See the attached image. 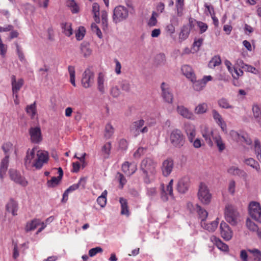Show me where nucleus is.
<instances>
[{
    "label": "nucleus",
    "mask_w": 261,
    "mask_h": 261,
    "mask_svg": "<svg viewBox=\"0 0 261 261\" xmlns=\"http://www.w3.org/2000/svg\"><path fill=\"white\" fill-rule=\"evenodd\" d=\"M119 202L121 205V215H125L127 217H129L130 212L127 200L123 197H121L119 198Z\"/></svg>",
    "instance_id": "26"
},
{
    "label": "nucleus",
    "mask_w": 261,
    "mask_h": 261,
    "mask_svg": "<svg viewBox=\"0 0 261 261\" xmlns=\"http://www.w3.org/2000/svg\"><path fill=\"white\" fill-rule=\"evenodd\" d=\"M196 210L198 215L199 219L201 220V221L206 220L208 216V213L207 211L198 204L196 205Z\"/></svg>",
    "instance_id": "38"
},
{
    "label": "nucleus",
    "mask_w": 261,
    "mask_h": 261,
    "mask_svg": "<svg viewBox=\"0 0 261 261\" xmlns=\"http://www.w3.org/2000/svg\"><path fill=\"white\" fill-rule=\"evenodd\" d=\"M6 210L8 212L11 213L13 216H16L18 211L17 202L12 199H10L6 205Z\"/></svg>",
    "instance_id": "27"
},
{
    "label": "nucleus",
    "mask_w": 261,
    "mask_h": 261,
    "mask_svg": "<svg viewBox=\"0 0 261 261\" xmlns=\"http://www.w3.org/2000/svg\"><path fill=\"white\" fill-rule=\"evenodd\" d=\"M35 148L28 149L24 159V165L28 170H32L34 168V160L36 158Z\"/></svg>",
    "instance_id": "11"
},
{
    "label": "nucleus",
    "mask_w": 261,
    "mask_h": 261,
    "mask_svg": "<svg viewBox=\"0 0 261 261\" xmlns=\"http://www.w3.org/2000/svg\"><path fill=\"white\" fill-rule=\"evenodd\" d=\"M122 171L127 175L130 176L137 170V165L135 164L129 163L128 162H124L121 167Z\"/></svg>",
    "instance_id": "23"
},
{
    "label": "nucleus",
    "mask_w": 261,
    "mask_h": 261,
    "mask_svg": "<svg viewBox=\"0 0 261 261\" xmlns=\"http://www.w3.org/2000/svg\"><path fill=\"white\" fill-rule=\"evenodd\" d=\"M86 182V180L84 178H81L79 182L77 184H73L70 186L67 189V192H69V193L73 192L78 188H79L80 187H82L83 189L85 188V185Z\"/></svg>",
    "instance_id": "36"
},
{
    "label": "nucleus",
    "mask_w": 261,
    "mask_h": 261,
    "mask_svg": "<svg viewBox=\"0 0 261 261\" xmlns=\"http://www.w3.org/2000/svg\"><path fill=\"white\" fill-rule=\"evenodd\" d=\"M48 160L49 155L47 151L42 150L37 151L34 160V168L36 170L41 169L44 164L47 163Z\"/></svg>",
    "instance_id": "5"
},
{
    "label": "nucleus",
    "mask_w": 261,
    "mask_h": 261,
    "mask_svg": "<svg viewBox=\"0 0 261 261\" xmlns=\"http://www.w3.org/2000/svg\"><path fill=\"white\" fill-rule=\"evenodd\" d=\"M10 175L11 179L15 182L23 187L27 186L28 181L26 180L24 177L21 175L19 172L14 170H10Z\"/></svg>",
    "instance_id": "16"
},
{
    "label": "nucleus",
    "mask_w": 261,
    "mask_h": 261,
    "mask_svg": "<svg viewBox=\"0 0 261 261\" xmlns=\"http://www.w3.org/2000/svg\"><path fill=\"white\" fill-rule=\"evenodd\" d=\"M170 141L172 146L179 148L185 144L184 136L180 130L173 129L170 135Z\"/></svg>",
    "instance_id": "4"
},
{
    "label": "nucleus",
    "mask_w": 261,
    "mask_h": 261,
    "mask_svg": "<svg viewBox=\"0 0 261 261\" xmlns=\"http://www.w3.org/2000/svg\"><path fill=\"white\" fill-rule=\"evenodd\" d=\"M221 237L225 240H230L232 237V231L225 222H222L220 226Z\"/></svg>",
    "instance_id": "15"
},
{
    "label": "nucleus",
    "mask_w": 261,
    "mask_h": 261,
    "mask_svg": "<svg viewBox=\"0 0 261 261\" xmlns=\"http://www.w3.org/2000/svg\"><path fill=\"white\" fill-rule=\"evenodd\" d=\"M174 167L173 161L171 158L164 160L161 165V171L163 176L167 177L172 172Z\"/></svg>",
    "instance_id": "14"
},
{
    "label": "nucleus",
    "mask_w": 261,
    "mask_h": 261,
    "mask_svg": "<svg viewBox=\"0 0 261 261\" xmlns=\"http://www.w3.org/2000/svg\"><path fill=\"white\" fill-rule=\"evenodd\" d=\"M26 111L28 114L33 117L36 114V103L34 102L33 104L28 106L26 108Z\"/></svg>",
    "instance_id": "51"
},
{
    "label": "nucleus",
    "mask_w": 261,
    "mask_h": 261,
    "mask_svg": "<svg viewBox=\"0 0 261 261\" xmlns=\"http://www.w3.org/2000/svg\"><path fill=\"white\" fill-rule=\"evenodd\" d=\"M29 134L33 143H38L41 141L42 136L39 127H31L29 129Z\"/></svg>",
    "instance_id": "18"
},
{
    "label": "nucleus",
    "mask_w": 261,
    "mask_h": 261,
    "mask_svg": "<svg viewBox=\"0 0 261 261\" xmlns=\"http://www.w3.org/2000/svg\"><path fill=\"white\" fill-rule=\"evenodd\" d=\"M128 147V143L125 139H121L119 141V148L122 150H126Z\"/></svg>",
    "instance_id": "63"
},
{
    "label": "nucleus",
    "mask_w": 261,
    "mask_h": 261,
    "mask_svg": "<svg viewBox=\"0 0 261 261\" xmlns=\"http://www.w3.org/2000/svg\"><path fill=\"white\" fill-rule=\"evenodd\" d=\"M208 110V106L205 102L199 103L194 109V113L197 115H202Z\"/></svg>",
    "instance_id": "34"
},
{
    "label": "nucleus",
    "mask_w": 261,
    "mask_h": 261,
    "mask_svg": "<svg viewBox=\"0 0 261 261\" xmlns=\"http://www.w3.org/2000/svg\"><path fill=\"white\" fill-rule=\"evenodd\" d=\"M230 135L232 138V139L237 142H241V139L244 138V136H243V133L239 134V133L234 130H231L230 132Z\"/></svg>",
    "instance_id": "53"
},
{
    "label": "nucleus",
    "mask_w": 261,
    "mask_h": 261,
    "mask_svg": "<svg viewBox=\"0 0 261 261\" xmlns=\"http://www.w3.org/2000/svg\"><path fill=\"white\" fill-rule=\"evenodd\" d=\"M192 82L194 89L197 91L201 90L205 86L202 80L196 81L195 79Z\"/></svg>",
    "instance_id": "48"
},
{
    "label": "nucleus",
    "mask_w": 261,
    "mask_h": 261,
    "mask_svg": "<svg viewBox=\"0 0 261 261\" xmlns=\"http://www.w3.org/2000/svg\"><path fill=\"white\" fill-rule=\"evenodd\" d=\"M248 252L250 253L249 258L251 261H261V251L258 249H248Z\"/></svg>",
    "instance_id": "30"
},
{
    "label": "nucleus",
    "mask_w": 261,
    "mask_h": 261,
    "mask_svg": "<svg viewBox=\"0 0 261 261\" xmlns=\"http://www.w3.org/2000/svg\"><path fill=\"white\" fill-rule=\"evenodd\" d=\"M252 112L254 118L256 121L261 125V110L257 105L252 107Z\"/></svg>",
    "instance_id": "41"
},
{
    "label": "nucleus",
    "mask_w": 261,
    "mask_h": 261,
    "mask_svg": "<svg viewBox=\"0 0 261 261\" xmlns=\"http://www.w3.org/2000/svg\"><path fill=\"white\" fill-rule=\"evenodd\" d=\"M156 13L155 12H153L152 13L151 17L149 19L147 24L149 27H152L155 26L157 23V19L155 17Z\"/></svg>",
    "instance_id": "57"
},
{
    "label": "nucleus",
    "mask_w": 261,
    "mask_h": 261,
    "mask_svg": "<svg viewBox=\"0 0 261 261\" xmlns=\"http://www.w3.org/2000/svg\"><path fill=\"white\" fill-rule=\"evenodd\" d=\"M190 185L189 177L185 176L180 178L177 185V190L180 193H185L189 189Z\"/></svg>",
    "instance_id": "19"
},
{
    "label": "nucleus",
    "mask_w": 261,
    "mask_h": 261,
    "mask_svg": "<svg viewBox=\"0 0 261 261\" xmlns=\"http://www.w3.org/2000/svg\"><path fill=\"white\" fill-rule=\"evenodd\" d=\"M218 105L222 109H229L233 108V107L229 103L228 99L225 98H221L219 99L218 100Z\"/></svg>",
    "instance_id": "43"
},
{
    "label": "nucleus",
    "mask_w": 261,
    "mask_h": 261,
    "mask_svg": "<svg viewBox=\"0 0 261 261\" xmlns=\"http://www.w3.org/2000/svg\"><path fill=\"white\" fill-rule=\"evenodd\" d=\"M101 17L103 26L107 27L108 25V13L106 11H101Z\"/></svg>",
    "instance_id": "61"
},
{
    "label": "nucleus",
    "mask_w": 261,
    "mask_h": 261,
    "mask_svg": "<svg viewBox=\"0 0 261 261\" xmlns=\"http://www.w3.org/2000/svg\"><path fill=\"white\" fill-rule=\"evenodd\" d=\"M81 53L85 58L90 56L92 53V49L89 46V43L83 42L80 46Z\"/></svg>",
    "instance_id": "35"
},
{
    "label": "nucleus",
    "mask_w": 261,
    "mask_h": 261,
    "mask_svg": "<svg viewBox=\"0 0 261 261\" xmlns=\"http://www.w3.org/2000/svg\"><path fill=\"white\" fill-rule=\"evenodd\" d=\"M227 172L232 175H237L243 177H245L246 176V173L244 171L236 166L230 167L227 169Z\"/></svg>",
    "instance_id": "32"
},
{
    "label": "nucleus",
    "mask_w": 261,
    "mask_h": 261,
    "mask_svg": "<svg viewBox=\"0 0 261 261\" xmlns=\"http://www.w3.org/2000/svg\"><path fill=\"white\" fill-rule=\"evenodd\" d=\"M94 74L90 69H86L82 75L81 83L85 88L92 86L94 83Z\"/></svg>",
    "instance_id": "10"
},
{
    "label": "nucleus",
    "mask_w": 261,
    "mask_h": 261,
    "mask_svg": "<svg viewBox=\"0 0 261 261\" xmlns=\"http://www.w3.org/2000/svg\"><path fill=\"white\" fill-rule=\"evenodd\" d=\"M213 139L217 144L219 151H222L223 150H224L225 148V144L224 143L221 137L220 136H215V137H213Z\"/></svg>",
    "instance_id": "47"
},
{
    "label": "nucleus",
    "mask_w": 261,
    "mask_h": 261,
    "mask_svg": "<svg viewBox=\"0 0 261 261\" xmlns=\"http://www.w3.org/2000/svg\"><path fill=\"white\" fill-rule=\"evenodd\" d=\"M212 114L215 122L221 127L223 132H226V124L223 120L221 115L215 109L212 110Z\"/></svg>",
    "instance_id": "20"
},
{
    "label": "nucleus",
    "mask_w": 261,
    "mask_h": 261,
    "mask_svg": "<svg viewBox=\"0 0 261 261\" xmlns=\"http://www.w3.org/2000/svg\"><path fill=\"white\" fill-rule=\"evenodd\" d=\"M162 90V97L164 101L169 103H172L173 99V95L171 92L169 86L166 83L163 82L161 85Z\"/></svg>",
    "instance_id": "12"
},
{
    "label": "nucleus",
    "mask_w": 261,
    "mask_h": 261,
    "mask_svg": "<svg viewBox=\"0 0 261 261\" xmlns=\"http://www.w3.org/2000/svg\"><path fill=\"white\" fill-rule=\"evenodd\" d=\"M86 30L84 27H80L78 30L75 32L76 39L80 41L83 39L85 35Z\"/></svg>",
    "instance_id": "52"
},
{
    "label": "nucleus",
    "mask_w": 261,
    "mask_h": 261,
    "mask_svg": "<svg viewBox=\"0 0 261 261\" xmlns=\"http://www.w3.org/2000/svg\"><path fill=\"white\" fill-rule=\"evenodd\" d=\"M191 30L188 27L184 25L180 29V32L179 34V39L182 41L185 40L189 36Z\"/></svg>",
    "instance_id": "37"
},
{
    "label": "nucleus",
    "mask_w": 261,
    "mask_h": 261,
    "mask_svg": "<svg viewBox=\"0 0 261 261\" xmlns=\"http://www.w3.org/2000/svg\"><path fill=\"white\" fill-rule=\"evenodd\" d=\"M116 179L119 182L120 188L122 189L127 182V180L124 176L121 173L117 172L116 175Z\"/></svg>",
    "instance_id": "49"
},
{
    "label": "nucleus",
    "mask_w": 261,
    "mask_h": 261,
    "mask_svg": "<svg viewBox=\"0 0 261 261\" xmlns=\"http://www.w3.org/2000/svg\"><path fill=\"white\" fill-rule=\"evenodd\" d=\"M40 223L41 221L39 219H34L30 221H28L25 227V231L28 232L34 230L38 225H40Z\"/></svg>",
    "instance_id": "29"
},
{
    "label": "nucleus",
    "mask_w": 261,
    "mask_h": 261,
    "mask_svg": "<svg viewBox=\"0 0 261 261\" xmlns=\"http://www.w3.org/2000/svg\"><path fill=\"white\" fill-rule=\"evenodd\" d=\"M177 113L184 118L191 120H194L195 119V116L194 114L188 108L185 107L183 106H177Z\"/></svg>",
    "instance_id": "22"
},
{
    "label": "nucleus",
    "mask_w": 261,
    "mask_h": 261,
    "mask_svg": "<svg viewBox=\"0 0 261 261\" xmlns=\"http://www.w3.org/2000/svg\"><path fill=\"white\" fill-rule=\"evenodd\" d=\"M91 29H92V31L94 33H95L97 35V36L99 38H102V33H101L100 30L99 29V28L98 27V26L96 24L92 23L91 24Z\"/></svg>",
    "instance_id": "62"
},
{
    "label": "nucleus",
    "mask_w": 261,
    "mask_h": 261,
    "mask_svg": "<svg viewBox=\"0 0 261 261\" xmlns=\"http://www.w3.org/2000/svg\"><path fill=\"white\" fill-rule=\"evenodd\" d=\"M146 151V148L142 147H139L134 153V157L139 158L142 155L144 154Z\"/></svg>",
    "instance_id": "59"
},
{
    "label": "nucleus",
    "mask_w": 261,
    "mask_h": 261,
    "mask_svg": "<svg viewBox=\"0 0 261 261\" xmlns=\"http://www.w3.org/2000/svg\"><path fill=\"white\" fill-rule=\"evenodd\" d=\"M210 240L220 250L223 251H228V246L223 243L219 238L213 236L211 237Z\"/></svg>",
    "instance_id": "28"
},
{
    "label": "nucleus",
    "mask_w": 261,
    "mask_h": 261,
    "mask_svg": "<svg viewBox=\"0 0 261 261\" xmlns=\"http://www.w3.org/2000/svg\"><path fill=\"white\" fill-rule=\"evenodd\" d=\"M114 129L111 123H109L106 125L105 129L104 137L107 139H110L113 135Z\"/></svg>",
    "instance_id": "42"
},
{
    "label": "nucleus",
    "mask_w": 261,
    "mask_h": 261,
    "mask_svg": "<svg viewBox=\"0 0 261 261\" xmlns=\"http://www.w3.org/2000/svg\"><path fill=\"white\" fill-rule=\"evenodd\" d=\"M184 1L185 0H176L175 6L176 12L177 16L179 17L182 16L184 14Z\"/></svg>",
    "instance_id": "40"
},
{
    "label": "nucleus",
    "mask_w": 261,
    "mask_h": 261,
    "mask_svg": "<svg viewBox=\"0 0 261 261\" xmlns=\"http://www.w3.org/2000/svg\"><path fill=\"white\" fill-rule=\"evenodd\" d=\"M61 180L58 177L54 176L50 180L47 181V186L48 187H55L59 184Z\"/></svg>",
    "instance_id": "54"
},
{
    "label": "nucleus",
    "mask_w": 261,
    "mask_h": 261,
    "mask_svg": "<svg viewBox=\"0 0 261 261\" xmlns=\"http://www.w3.org/2000/svg\"><path fill=\"white\" fill-rule=\"evenodd\" d=\"M225 218L229 224L236 225L238 222L239 214L233 206L227 204L225 208Z\"/></svg>",
    "instance_id": "3"
},
{
    "label": "nucleus",
    "mask_w": 261,
    "mask_h": 261,
    "mask_svg": "<svg viewBox=\"0 0 261 261\" xmlns=\"http://www.w3.org/2000/svg\"><path fill=\"white\" fill-rule=\"evenodd\" d=\"M105 75L102 73L100 72L97 77V89L102 93L105 92Z\"/></svg>",
    "instance_id": "31"
},
{
    "label": "nucleus",
    "mask_w": 261,
    "mask_h": 261,
    "mask_svg": "<svg viewBox=\"0 0 261 261\" xmlns=\"http://www.w3.org/2000/svg\"><path fill=\"white\" fill-rule=\"evenodd\" d=\"M181 71L183 74L191 82H193L195 79V75L193 72V69L191 66L187 65H184L181 67Z\"/></svg>",
    "instance_id": "25"
},
{
    "label": "nucleus",
    "mask_w": 261,
    "mask_h": 261,
    "mask_svg": "<svg viewBox=\"0 0 261 261\" xmlns=\"http://www.w3.org/2000/svg\"><path fill=\"white\" fill-rule=\"evenodd\" d=\"M243 74V71L241 69L238 68V67L236 66L233 67V70L232 74V76L234 79H237L240 76H242Z\"/></svg>",
    "instance_id": "56"
},
{
    "label": "nucleus",
    "mask_w": 261,
    "mask_h": 261,
    "mask_svg": "<svg viewBox=\"0 0 261 261\" xmlns=\"http://www.w3.org/2000/svg\"><path fill=\"white\" fill-rule=\"evenodd\" d=\"M11 79L13 96H15L17 98L18 97V93L24 84V80L20 78L17 81L14 75L11 76Z\"/></svg>",
    "instance_id": "13"
},
{
    "label": "nucleus",
    "mask_w": 261,
    "mask_h": 261,
    "mask_svg": "<svg viewBox=\"0 0 261 261\" xmlns=\"http://www.w3.org/2000/svg\"><path fill=\"white\" fill-rule=\"evenodd\" d=\"M173 180L171 179L168 183V185L167 186L166 189H165L164 185H162V192L161 194V197L162 199L164 201H166L168 199V195L170 196L171 197H173Z\"/></svg>",
    "instance_id": "17"
},
{
    "label": "nucleus",
    "mask_w": 261,
    "mask_h": 261,
    "mask_svg": "<svg viewBox=\"0 0 261 261\" xmlns=\"http://www.w3.org/2000/svg\"><path fill=\"white\" fill-rule=\"evenodd\" d=\"M103 251L102 249L100 247H96L95 248H92L89 251V255L90 257H93L96 255L98 253H101Z\"/></svg>",
    "instance_id": "58"
},
{
    "label": "nucleus",
    "mask_w": 261,
    "mask_h": 261,
    "mask_svg": "<svg viewBox=\"0 0 261 261\" xmlns=\"http://www.w3.org/2000/svg\"><path fill=\"white\" fill-rule=\"evenodd\" d=\"M68 6L70 7L71 12L73 13H77L79 8L75 1L71 0L68 2Z\"/></svg>",
    "instance_id": "55"
},
{
    "label": "nucleus",
    "mask_w": 261,
    "mask_h": 261,
    "mask_svg": "<svg viewBox=\"0 0 261 261\" xmlns=\"http://www.w3.org/2000/svg\"><path fill=\"white\" fill-rule=\"evenodd\" d=\"M221 63L220 57L219 56H214L208 63V67L213 68L216 66H219Z\"/></svg>",
    "instance_id": "46"
},
{
    "label": "nucleus",
    "mask_w": 261,
    "mask_h": 261,
    "mask_svg": "<svg viewBox=\"0 0 261 261\" xmlns=\"http://www.w3.org/2000/svg\"><path fill=\"white\" fill-rule=\"evenodd\" d=\"M245 163L251 167L253 169H255L257 171H259L260 170V166L257 162L254 160L252 158H249L246 159L244 161Z\"/></svg>",
    "instance_id": "44"
},
{
    "label": "nucleus",
    "mask_w": 261,
    "mask_h": 261,
    "mask_svg": "<svg viewBox=\"0 0 261 261\" xmlns=\"http://www.w3.org/2000/svg\"><path fill=\"white\" fill-rule=\"evenodd\" d=\"M128 16V11L124 6H118L113 11V19L115 23L125 20Z\"/></svg>",
    "instance_id": "6"
},
{
    "label": "nucleus",
    "mask_w": 261,
    "mask_h": 261,
    "mask_svg": "<svg viewBox=\"0 0 261 261\" xmlns=\"http://www.w3.org/2000/svg\"><path fill=\"white\" fill-rule=\"evenodd\" d=\"M92 12L94 14L95 21L96 22H99V6L96 3L93 4Z\"/></svg>",
    "instance_id": "45"
},
{
    "label": "nucleus",
    "mask_w": 261,
    "mask_h": 261,
    "mask_svg": "<svg viewBox=\"0 0 261 261\" xmlns=\"http://www.w3.org/2000/svg\"><path fill=\"white\" fill-rule=\"evenodd\" d=\"M61 27L62 32L67 36L70 37L73 34V30L71 28V23L70 22H64L61 23Z\"/></svg>",
    "instance_id": "33"
},
{
    "label": "nucleus",
    "mask_w": 261,
    "mask_h": 261,
    "mask_svg": "<svg viewBox=\"0 0 261 261\" xmlns=\"http://www.w3.org/2000/svg\"><path fill=\"white\" fill-rule=\"evenodd\" d=\"M111 143L110 142L106 143L102 147L101 152L104 159L109 158L111 152Z\"/></svg>",
    "instance_id": "39"
},
{
    "label": "nucleus",
    "mask_w": 261,
    "mask_h": 261,
    "mask_svg": "<svg viewBox=\"0 0 261 261\" xmlns=\"http://www.w3.org/2000/svg\"><path fill=\"white\" fill-rule=\"evenodd\" d=\"M184 130L188 141L192 143L194 147L196 148H200L202 145L201 141L199 138H195L196 131L195 125L191 123H185Z\"/></svg>",
    "instance_id": "2"
},
{
    "label": "nucleus",
    "mask_w": 261,
    "mask_h": 261,
    "mask_svg": "<svg viewBox=\"0 0 261 261\" xmlns=\"http://www.w3.org/2000/svg\"><path fill=\"white\" fill-rule=\"evenodd\" d=\"M219 224V219L210 223H207L206 220L201 221V226L204 229L208 231L209 232H214L218 227Z\"/></svg>",
    "instance_id": "24"
},
{
    "label": "nucleus",
    "mask_w": 261,
    "mask_h": 261,
    "mask_svg": "<svg viewBox=\"0 0 261 261\" xmlns=\"http://www.w3.org/2000/svg\"><path fill=\"white\" fill-rule=\"evenodd\" d=\"M201 135L204 138L206 142L210 146H212L213 141L211 139L212 137H215L213 135V129L210 128L207 126H204L201 130Z\"/></svg>",
    "instance_id": "21"
},
{
    "label": "nucleus",
    "mask_w": 261,
    "mask_h": 261,
    "mask_svg": "<svg viewBox=\"0 0 261 261\" xmlns=\"http://www.w3.org/2000/svg\"><path fill=\"white\" fill-rule=\"evenodd\" d=\"M144 121L143 119H140L139 120L134 122L130 126V130L132 133H133L135 136H137L140 133H146L148 131V127L144 126L141 128V127L144 125Z\"/></svg>",
    "instance_id": "9"
},
{
    "label": "nucleus",
    "mask_w": 261,
    "mask_h": 261,
    "mask_svg": "<svg viewBox=\"0 0 261 261\" xmlns=\"http://www.w3.org/2000/svg\"><path fill=\"white\" fill-rule=\"evenodd\" d=\"M156 162L151 158H146L141 161L140 169L143 172L145 183L149 184L151 182L150 177L156 173Z\"/></svg>",
    "instance_id": "1"
},
{
    "label": "nucleus",
    "mask_w": 261,
    "mask_h": 261,
    "mask_svg": "<svg viewBox=\"0 0 261 261\" xmlns=\"http://www.w3.org/2000/svg\"><path fill=\"white\" fill-rule=\"evenodd\" d=\"M203 41V39L202 38H199L198 40L194 41L193 46L195 51H197L199 50V47L202 45Z\"/></svg>",
    "instance_id": "64"
},
{
    "label": "nucleus",
    "mask_w": 261,
    "mask_h": 261,
    "mask_svg": "<svg viewBox=\"0 0 261 261\" xmlns=\"http://www.w3.org/2000/svg\"><path fill=\"white\" fill-rule=\"evenodd\" d=\"M246 226L250 230L256 232L259 229L258 226L249 219H247L246 220Z\"/></svg>",
    "instance_id": "50"
},
{
    "label": "nucleus",
    "mask_w": 261,
    "mask_h": 261,
    "mask_svg": "<svg viewBox=\"0 0 261 261\" xmlns=\"http://www.w3.org/2000/svg\"><path fill=\"white\" fill-rule=\"evenodd\" d=\"M250 216L256 221L261 223V207L259 203L252 201L249 205Z\"/></svg>",
    "instance_id": "8"
},
{
    "label": "nucleus",
    "mask_w": 261,
    "mask_h": 261,
    "mask_svg": "<svg viewBox=\"0 0 261 261\" xmlns=\"http://www.w3.org/2000/svg\"><path fill=\"white\" fill-rule=\"evenodd\" d=\"M198 197L204 204H208L211 202L212 195L207 186L204 183H201L199 186Z\"/></svg>",
    "instance_id": "7"
},
{
    "label": "nucleus",
    "mask_w": 261,
    "mask_h": 261,
    "mask_svg": "<svg viewBox=\"0 0 261 261\" xmlns=\"http://www.w3.org/2000/svg\"><path fill=\"white\" fill-rule=\"evenodd\" d=\"M197 26L200 29V33L202 34L204 32H206L208 28L207 25L202 21H197Z\"/></svg>",
    "instance_id": "60"
}]
</instances>
